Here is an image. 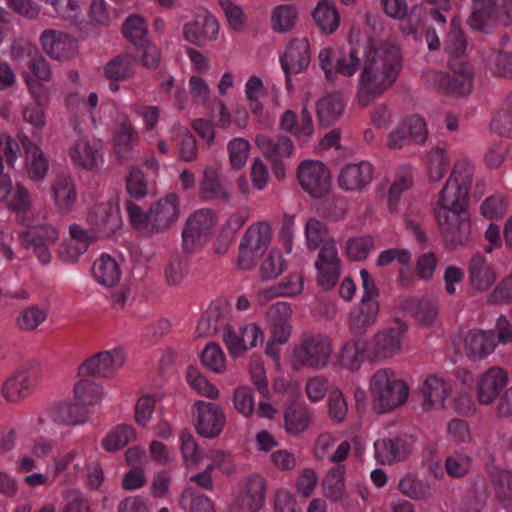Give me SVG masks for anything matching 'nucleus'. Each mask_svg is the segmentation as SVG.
I'll return each mask as SVG.
<instances>
[{
    "instance_id": "50",
    "label": "nucleus",
    "mask_w": 512,
    "mask_h": 512,
    "mask_svg": "<svg viewBox=\"0 0 512 512\" xmlns=\"http://www.w3.org/2000/svg\"><path fill=\"white\" fill-rule=\"evenodd\" d=\"M475 8L468 23L474 30L485 31L496 18L493 0H474Z\"/></svg>"
},
{
    "instance_id": "6",
    "label": "nucleus",
    "mask_w": 512,
    "mask_h": 512,
    "mask_svg": "<svg viewBox=\"0 0 512 512\" xmlns=\"http://www.w3.org/2000/svg\"><path fill=\"white\" fill-rule=\"evenodd\" d=\"M272 229L268 222L259 221L245 231L239 245L238 266L243 270L252 269L268 249Z\"/></svg>"
},
{
    "instance_id": "24",
    "label": "nucleus",
    "mask_w": 512,
    "mask_h": 512,
    "mask_svg": "<svg viewBox=\"0 0 512 512\" xmlns=\"http://www.w3.org/2000/svg\"><path fill=\"white\" fill-rule=\"evenodd\" d=\"M219 33L217 19L209 13H201L194 21L187 23L183 28L184 38L195 45H204L215 40Z\"/></svg>"
},
{
    "instance_id": "4",
    "label": "nucleus",
    "mask_w": 512,
    "mask_h": 512,
    "mask_svg": "<svg viewBox=\"0 0 512 512\" xmlns=\"http://www.w3.org/2000/svg\"><path fill=\"white\" fill-rule=\"evenodd\" d=\"M473 174L472 162L459 159L439 193L435 208L468 209Z\"/></svg>"
},
{
    "instance_id": "10",
    "label": "nucleus",
    "mask_w": 512,
    "mask_h": 512,
    "mask_svg": "<svg viewBox=\"0 0 512 512\" xmlns=\"http://www.w3.org/2000/svg\"><path fill=\"white\" fill-rule=\"evenodd\" d=\"M266 480L261 475L246 478L235 495L229 512H259L265 503Z\"/></svg>"
},
{
    "instance_id": "53",
    "label": "nucleus",
    "mask_w": 512,
    "mask_h": 512,
    "mask_svg": "<svg viewBox=\"0 0 512 512\" xmlns=\"http://www.w3.org/2000/svg\"><path fill=\"white\" fill-rule=\"evenodd\" d=\"M297 19L298 10L295 5H278L271 13V26L276 32H288L295 26Z\"/></svg>"
},
{
    "instance_id": "41",
    "label": "nucleus",
    "mask_w": 512,
    "mask_h": 512,
    "mask_svg": "<svg viewBox=\"0 0 512 512\" xmlns=\"http://www.w3.org/2000/svg\"><path fill=\"white\" fill-rule=\"evenodd\" d=\"M414 184L413 169L410 165L400 166L394 174L388 191V207L391 212L397 208L401 195L412 188Z\"/></svg>"
},
{
    "instance_id": "31",
    "label": "nucleus",
    "mask_w": 512,
    "mask_h": 512,
    "mask_svg": "<svg viewBox=\"0 0 512 512\" xmlns=\"http://www.w3.org/2000/svg\"><path fill=\"white\" fill-rule=\"evenodd\" d=\"M292 309L287 302H276L272 304L266 313L267 321L273 331L274 341L284 344L290 335V318Z\"/></svg>"
},
{
    "instance_id": "35",
    "label": "nucleus",
    "mask_w": 512,
    "mask_h": 512,
    "mask_svg": "<svg viewBox=\"0 0 512 512\" xmlns=\"http://www.w3.org/2000/svg\"><path fill=\"white\" fill-rule=\"evenodd\" d=\"M49 413L54 422L62 425H79L89 420V411L83 404L59 403Z\"/></svg>"
},
{
    "instance_id": "38",
    "label": "nucleus",
    "mask_w": 512,
    "mask_h": 512,
    "mask_svg": "<svg viewBox=\"0 0 512 512\" xmlns=\"http://www.w3.org/2000/svg\"><path fill=\"white\" fill-rule=\"evenodd\" d=\"M92 274L100 285L113 287L120 281L121 268L113 257L108 254H102L95 260Z\"/></svg>"
},
{
    "instance_id": "61",
    "label": "nucleus",
    "mask_w": 512,
    "mask_h": 512,
    "mask_svg": "<svg viewBox=\"0 0 512 512\" xmlns=\"http://www.w3.org/2000/svg\"><path fill=\"white\" fill-rule=\"evenodd\" d=\"M102 394V387L90 379L80 380L74 386V396L84 406L99 402Z\"/></svg>"
},
{
    "instance_id": "56",
    "label": "nucleus",
    "mask_w": 512,
    "mask_h": 512,
    "mask_svg": "<svg viewBox=\"0 0 512 512\" xmlns=\"http://www.w3.org/2000/svg\"><path fill=\"white\" fill-rule=\"evenodd\" d=\"M450 167V158L446 151L440 147L431 149L428 155V177L433 182H439L446 175Z\"/></svg>"
},
{
    "instance_id": "45",
    "label": "nucleus",
    "mask_w": 512,
    "mask_h": 512,
    "mask_svg": "<svg viewBox=\"0 0 512 512\" xmlns=\"http://www.w3.org/2000/svg\"><path fill=\"white\" fill-rule=\"evenodd\" d=\"M255 142L263 155L271 160L290 156L294 147L292 141L287 137L274 140L265 135H257Z\"/></svg>"
},
{
    "instance_id": "26",
    "label": "nucleus",
    "mask_w": 512,
    "mask_h": 512,
    "mask_svg": "<svg viewBox=\"0 0 512 512\" xmlns=\"http://www.w3.org/2000/svg\"><path fill=\"white\" fill-rule=\"evenodd\" d=\"M20 142L25 151V169L29 179L34 182L43 181L49 169L48 159L39 145L32 142L29 137L21 136Z\"/></svg>"
},
{
    "instance_id": "1",
    "label": "nucleus",
    "mask_w": 512,
    "mask_h": 512,
    "mask_svg": "<svg viewBox=\"0 0 512 512\" xmlns=\"http://www.w3.org/2000/svg\"><path fill=\"white\" fill-rule=\"evenodd\" d=\"M359 69L356 97L365 107L388 91L398 79L402 69L400 50L395 45L372 40L362 49L350 47L337 59L335 75L352 77Z\"/></svg>"
},
{
    "instance_id": "62",
    "label": "nucleus",
    "mask_w": 512,
    "mask_h": 512,
    "mask_svg": "<svg viewBox=\"0 0 512 512\" xmlns=\"http://www.w3.org/2000/svg\"><path fill=\"white\" fill-rule=\"evenodd\" d=\"M201 361L203 365L214 373L221 374L226 370L225 354L216 343H209L204 348Z\"/></svg>"
},
{
    "instance_id": "8",
    "label": "nucleus",
    "mask_w": 512,
    "mask_h": 512,
    "mask_svg": "<svg viewBox=\"0 0 512 512\" xmlns=\"http://www.w3.org/2000/svg\"><path fill=\"white\" fill-rule=\"evenodd\" d=\"M41 374L42 371L38 364L22 366L4 381L1 387L2 396L12 403L27 398L36 387Z\"/></svg>"
},
{
    "instance_id": "20",
    "label": "nucleus",
    "mask_w": 512,
    "mask_h": 512,
    "mask_svg": "<svg viewBox=\"0 0 512 512\" xmlns=\"http://www.w3.org/2000/svg\"><path fill=\"white\" fill-rule=\"evenodd\" d=\"M264 334L255 324H248L235 332L231 327H226L223 333V341L232 357H238L247 350L263 343Z\"/></svg>"
},
{
    "instance_id": "52",
    "label": "nucleus",
    "mask_w": 512,
    "mask_h": 512,
    "mask_svg": "<svg viewBox=\"0 0 512 512\" xmlns=\"http://www.w3.org/2000/svg\"><path fill=\"white\" fill-rule=\"evenodd\" d=\"M179 505L185 512H216L215 504L209 497L190 488L182 491Z\"/></svg>"
},
{
    "instance_id": "14",
    "label": "nucleus",
    "mask_w": 512,
    "mask_h": 512,
    "mask_svg": "<svg viewBox=\"0 0 512 512\" xmlns=\"http://www.w3.org/2000/svg\"><path fill=\"white\" fill-rule=\"evenodd\" d=\"M125 362V354L121 349L99 352L86 359L79 367L83 376L112 377Z\"/></svg>"
},
{
    "instance_id": "18",
    "label": "nucleus",
    "mask_w": 512,
    "mask_h": 512,
    "mask_svg": "<svg viewBox=\"0 0 512 512\" xmlns=\"http://www.w3.org/2000/svg\"><path fill=\"white\" fill-rule=\"evenodd\" d=\"M69 157L76 168L98 170L104 163V150L100 141L82 138L69 148Z\"/></svg>"
},
{
    "instance_id": "11",
    "label": "nucleus",
    "mask_w": 512,
    "mask_h": 512,
    "mask_svg": "<svg viewBox=\"0 0 512 512\" xmlns=\"http://www.w3.org/2000/svg\"><path fill=\"white\" fill-rule=\"evenodd\" d=\"M297 178L303 190L314 198L325 195L331 186L328 168L316 160L303 161L297 169Z\"/></svg>"
},
{
    "instance_id": "44",
    "label": "nucleus",
    "mask_w": 512,
    "mask_h": 512,
    "mask_svg": "<svg viewBox=\"0 0 512 512\" xmlns=\"http://www.w3.org/2000/svg\"><path fill=\"white\" fill-rule=\"evenodd\" d=\"M48 318V310L33 304L20 310L15 317L16 327L23 332L37 330Z\"/></svg>"
},
{
    "instance_id": "12",
    "label": "nucleus",
    "mask_w": 512,
    "mask_h": 512,
    "mask_svg": "<svg viewBox=\"0 0 512 512\" xmlns=\"http://www.w3.org/2000/svg\"><path fill=\"white\" fill-rule=\"evenodd\" d=\"M22 244L26 248H32L42 264H48L51 260L49 247L59 238V230L52 224L31 225L24 232L19 233Z\"/></svg>"
},
{
    "instance_id": "3",
    "label": "nucleus",
    "mask_w": 512,
    "mask_h": 512,
    "mask_svg": "<svg viewBox=\"0 0 512 512\" xmlns=\"http://www.w3.org/2000/svg\"><path fill=\"white\" fill-rule=\"evenodd\" d=\"M369 392L373 408L386 413L402 406L409 397V387L388 368L375 371L369 380Z\"/></svg>"
},
{
    "instance_id": "64",
    "label": "nucleus",
    "mask_w": 512,
    "mask_h": 512,
    "mask_svg": "<svg viewBox=\"0 0 512 512\" xmlns=\"http://www.w3.org/2000/svg\"><path fill=\"white\" fill-rule=\"evenodd\" d=\"M491 482L496 496L501 500L512 498V472L496 469L491 472Z\"/></svg>"
},
{
    "instance_id": "33",
    "label": "nucleus",
    "mask_w": 512,
    "mask_h": 512,
    "mask_svg": "<svg viewBox=\"0 0 512 512\" xmlns=\"http://www.w3.org/2000/svg\"><path fill=\"white\" fill-rule=\"evenodd\" d=\"M375 457L382 464L404 460L410 453L409 443L403 439L382 438L374 443Z\"/></svg>"
},
{
    "instance_id": "16",
    "label": "nucleus",
    "mask_w": 512,
    "mask_h": 512,
    "mask_svg": "<svg viewBox=\"0 0 512 512\" xmlns=\"http://www.w3.org/2000/svg\"><path fill=\"white\" fill-rule=\"evenodd\" d=\"M43 51L51 59L67 61L77 55V41L63 31L44 30L39 38Z\"/></svg>"
},
{
    "instance_id": "36",
    "label": "nucleus",
    "mask_w": 512,
    "mask_h": 512,
    "mask_svg": "<svg viewBox=\"0 0 512 512\" xmlns=\"http://www.w3.org/2000/svg\"><path fill=\"white\" fill-rule=\"evenodd\" d=\"M228 308L220 303H212L202 315L197 332L200 336H210L217 333L222 327H228L227 322Z\"/></svg>"
},
{
    "instance_id": "37",
    "label": "nucleus",
    "mask_w": 512,
    "mask_h": 512,
    "mask_svg": "<svg viewBox=\"0 0 512 512\" xmlns=\"http://www.w3.org/2000/svg\"><path fill=\"white\" fill-rule=\"evenodd\" d=\"M378 301H360L349 316V327L354 333H363L377 321Z\"/></svg>"
},
{
    "instance_id": "47",
    "label": "nucleus",
    "mask_w": 512,
    "mask_h": 512,
    "mask_svg": "<svg viewBox=\"0 0 512 512\" xmlns=\"http://www.w3.org/2000/svg\"><path fill=\"white\" fill-rule=\"evenodd\" d=\"M135 58L130 54H121L109 62L103 68L104 75L114 81H124L134 75Z\"/></svg>"
},
{
    "instance_id": "39",
    "label": "nucleus",
    "mask_w": 512,
    "mask_h": 512,
    "mask_svg": "<svg viewBox=\"0 0 512 512\" xmlns=\"http://www.w3.org/2000/svg\"><path fill=\"white\" fill-rule=\"evenodd\" d=\"M368 344L361 339H351L346 341L341 347L338 355V361L341 367L350 371L358 370L364 357L367 358Z\"/></svg>"
},
{
    "instance_id": "27",
    "label": "nucleus",
    "mask_w": 512,
    "mask_h": 512,
    "mask_svg": "<svg viewBox=\"0 0 512 512\" xmlns=\"http://www.w3.org/2000/svg\"><path fill=\"white\" fill-rule=\"evenodd\" d=\"M451 390L450 383L443 378L428 376L421 386L423 408L427 411L443 408Z\"/></svg>"
},
{
    "instance_id": "51",
    "label": "nucleus",
    "mask_w": 512,
    "mask_h": 512,
    "mask_svg": "<svg viewBox=\"0 0 512 512\" xmlns=\"http://www.w3.org/2000/svg\"><path fill=\"white\" fill-rule=\"evenodd\" d=\"M324 496L332 502H338L345 492V469L338 466L329 471L322 482Z\"/></svg>"
},
{
    "instance_id": "25",
    "label": "nucleus",
    "mask_w": 512,
    "mask_h": 512,
    "mask_svg": "<svg viewBox=\"0 0 512 512\" xmlns=\"http://www.w3.org/2000/svg\"><path fill=\"white\" fill-rule=\"evenodd\" d=\"M507 384V373L500 367H492L482 373L476 381V395L480 404L494 402Z\"/></svg>"
},
{
    "instance_id": "40",
    "label": "nucleus",
    "mask_w": 512,
    "mask_h": 512,
    "mask_svg": "<svg viewBox=\"0 0 512 512\" xmlns=\"http://www.w3.org/2000/svg\"><path fill=\"white\" fill-rule=\"evenodd\" d=\"M199 194L204 200L227 201L230 199L228 190L220 182L218 170L212 166L203 170V178L199 184Z\"/></svg>"
},
{
    "instance_id": "15",
    "label": "nucleus",
    "mask_w": 512,
    "mask_h": 512,
    "mask_svg": "<svg viewBox=\"0 0 512 512\" xmlns=\"http://www.w3.org/2000/svg\"><path fill=\"white\" fill-rule=\"evenodd\" d=\"M139 141L138 133L127 115H119L114 122L112 147L115 156L122 162L130 161Z\"/></svg>"
},
{
    "instance_id": "23",
    "label": "nucleus",
    "mask_w": 512,
    "mask_h": 512,
    "mask_svg": "<svg viewBox=\"0 0 512 512\" xmlns=\"http://www.w3.org/2000/svg\"><path fill=\"white\" fill-rule=\"evenodd\" d=\"M88 219L98 231L105 235L116 232L121 226L118 201L109 199L96 203L91 209Z\"/></svg>"
},
{
    "instance_id": "13",
    "label": "nucleus",
    "mask_w": 512,
    "mask_h": 512,
    "mask_svg": "<svg viewBox=\"0 0 512 512\" xmlns=\"http://www.w3.org/2000/svg\"><path fill=\"white\" fill-rule=\"evenodd\" d=\"M315 268L319 286L323 290L332 289L341 274V260L335 241H328L325 246L320 247Z\"/></svg>"
},
{
    "instance_id": "34",
    "label": "nucleus",
    "mask_w": 512,
    "mask_h": 512,
    "mask_svg": "<svg viewBox=\"0 0 512 512\" xmlns=\"http://www.w3.org/2000/svg\"><path fill=\"white\" fill-rule=\"evenodd\" d=\"M312 18L324 34H333L340 25V14L333 0H320L312 11Z\"/></svg>"
},
{
    "instance_id": "9",
    "label": "nucleus",
    "mask_w": 512,
    "mask_h": 512,
    "mask_svg": "<svg viewBox=\"0 0 512 512\" xmlns=\"http://www.w3.org/2000/svg\"><path fill=\"white\" fill-rule=\"evenodd\" d=\"M435 217L447 241L457 244L467 241L471 232L468 209L435 208Z\"/></svg>"
},
{
    "instance_id": "29",
    "label": "nucleus",
    "mask_w": 512,
    "mask_h": 512,
    "mask_svg": "<svg viewBox=\"0 0 512 512\" xmlns=\"http://www.w3.org/2000/svg\"><path fill=\"white\" fill-rule=\"evenodd\" d=\"M51 191L56 209L60 213L71 212L77 199L76 186L72 176L57 175L52 182Z\"/></svg>"
},
{
    "instance_id": "63",
    "label": "nucleus",
    "mask_w": 512,
    "mask_h": 512,
    "mask_svg": "<svg viewBox=\"0 0 512 512\" xmlns=\"http://www.w3.org/2000/svg\"><path fill=\"white\" fill-rule=\"evenodd\" d=\"M123 30L126 38L136 46H143L146 43L147 24L142 17L129 16L124 23Z\"/></svg>"
},
{
    "instance_id": "48",
    "label": "nucleus",
    "mask_w": 512,
    "mask_h": 512,
    "mask_svg": "<svg viewBox=\"0 0 512 512\" xmlns=\"http://www.w3.org/2000/svg\"><path fill=\"white\" fill-rule=\"evenodd\" d=\"M311 423V413L306 407L289 406L284 412V429L293 436L304 433Z\"/></svg>"
},
{
    "instance_id": "21",
    "label": "nucleus",
    "mask_w": 512,
    "mask_h": 512,
    "mask_svg": "<svg viewBox=\"0 0 512 512\" xmlns=\"http://www.w3.org/2000/svg\"><path fill=\"white\" fill-rule=\"evenodd\" d=\"M374 177V168L368 161L349 163L343 166L338 175L339 186L348 192L365 190Z\"/></svg>"
},
{
    "instance_id": "46",
    "label": "nucleus",
    "mask_w": 512,
    "mask_h": 512,
    "mask_svg": "<svg viewBox=\"0 0 512 512\" xmlns=\"http://www.w3.org/2000/svg\"><path fill=\"white\" fill-rule=\"evenodd\" d=\"M171 140L177 145L180 157L187 162L194 161L197 157L196 140L189 129L180 124L171 128Z\"/></svg>"
},
{
    "instance_id": "54",
    "label": "nucleus",
    "mask_w": 512,
    "mask_h": 512,
    "mask_svg": "<svg viewBox=\"0 0 512 512\" xmlns=\"http://www.w3.org/2000/svg\"><path fill=\"white\" fill-rule=\"evenodd\" d=\"M305 239L308 249L315 250L325 246L328 241H335L326 224L316 218H310L305 225Z\"/></svg>"
},
{
    "instance_id": "7",
    "label": "nucleus",
    "mask_w": 512,
    "mask_h": 512,
    "mask_svg": "<svg viewBox=\"0 0 512 512\" xmlns=\"http://www.w3.org/2000/svg\"><path fill=\"white\" fill-rule=\"evenodd\" d=\"M406 331L407 325L397 321L393 326L377 332L367 343V360L381 362L398 354Z\"/></svg>"
},
{
    "instance_id": "5",
    "label": "nucleus",
    "mask_w": 512,
    "mask_h": 512,
    "mask_svg": "<svg viewBox=\"0 0 512 512\" xmlns=\"http://www.w3.org/2000/svg\"><path fill=\"white\" fill-rule=\"evenodd\" d=\"M218 222L217 214L212 209L202 208L192 213L182 230V247L187 253H195L205 247Z\"/></svg>"
},
{
    "instance_id": "22",
    "label": "nucleus",
    "mask_w": 512,
    "mask_h": 512,
    "mask_svg": "<svg viewBox=\"0 0 512 512\" xmlns=\"http://www.w3.org/2000/svg\"><path fill=\"white\" fill-rule=\"evenodd\" d=\"M310 45L306 38L291 40L281 57V65L286 75L287 84L290 83V75L303 72L310 64Z\"/></svg>"
},
{
    "instance_id": "42",
    "label": "nucleus",
    "mask_w": 512,
    "mask_h": 512,
    "mask_svg": "<svg viewBox=\"0 0 512 512\" xmlns=\"http://www.w3.org/2000/svg\"><path fill=\"white\" fill-rule=\"evenodd\" d=\"M449 65L454 75L450 79L448 95L464 96L469 94L473 86L470 68L459 58H454Z\"/></svg>"
},
{
    "instance_id": "2",
    "label": "nucleus",
    "mask_w": 512,
    "mask_h": 512,
    "mask_svg": "<svg viewBox=\"0 0 512 512\" xmlns=\"http://www.w3.org/2000/svg\"><path fill=\"white\" fill-rule=\"evenodd\" d=\"M334 353L332 339L324 334H307L290 348L288 362L292 370L311 369L320 371L327 368Z\"/></svg>"
},
{
    "instance_id": "49",
    "label": "nucleus",
    "mask_w": 512,
    "mask_h": 512,
    "mask_svg": "<svg viewBox=\"0 0 512 512\" xmlns=\"http://www.w3.org/2000/svg\"><path fill=\"white\" fill-rule=\"evenodd\" d=\"M398 489L402 494L416 501H427L433 494L429 482L411 474H407L400 479Z\"/></svg>"
},
{
    "instance_id": "58",
    "label": "nucleus",
    "mask_w": 512,
    "mask_h": 512,
    "mask_svg": "<svg viewBox=\"0 0 512 512\" xmlns=\"http://www.w3.org/2000/svg\"><path fill=\"white\" fill-rule=\"evenodd\" d=\"M69 233L72 238L76 242V246L72 247L69 244L65 249L67 250V255H65V250H61V255L67 261H76L84 251L87 250L88 245L93 239L88 234L86 230H84L81 226L73 224L69 228Z\"/></svg>"
},
{
    "instance_id": "57",
    "label": "nucleus",
    "mask_w": 512,
    "mask_h": 512,
    "mask_svg": "<svg viewBox=\"0 0 512 512\" xmlns=\"http://www.w3.org/2000/svg\"><path fill=\"white\" fill-rule=\"evenodd\" d=\"M186 381L192 390L203 397L217 399L220 395L217 387L209 382L208 379L195 367H189L187 369Z\"/></svg>"
},
{
    "instance_id": "28",
    "label": "nucleus",
    "mask_w": 512,
    "mask_h": 512,
    "mask_svg": "<svg viewBox=\"0 0 512 512\" xmlns=\"http://www.w3.org/2000/svg\"><path fill=\"white\" fill-rule=\"evenodd\" d=\"M280 129L305 143L314 133L312 115L307 108L301 111L300 119L292 110H287L280 118Z\"/></svg>"
},
{
    "instance_id": "17",
    "label": "nucleus",
    "mask_w": 512,
    "mask_h": 512,
    "mask_svg": "<svg viewBox=\"0 0 512 512\" xmlns=\"http://www.w3.org/2000/svg\"><path fill=\"white\" fill-rule=\"evenodd\" d=\"M180 203L175 193H168L150 206V232H163L179 218Z\"/></svg>"
},
{
    "instance_id": "30",
    "label": "nucleus",
    "mask_w": 512,
    "mask_h": 512,
    "mask_svg": "<svg viewBox=\"0 0 512 512\" xmlns=\"http://www.w3.org/2000/svg\"><path fill=\"white\" fill-rule=\"evenodd\" d=\"M497 341L493 331L471 330L464 336V350L471 359H483L496 348Z\"/></svg>"
},
{
    "instance_id": "60",
    "label": "nucleus",
    "mask_w": 512,
    "mask_h": 512,
    "mask_svg": "<svg viewBox=\"0 0 512 512\" xmlns=\"http://www.w3.org/2000/svg\"><path fill=\"white\" fill-rule=\"evenodd\" d=\"M446 473L452 478H463L472 468V458L466 453L455 452L445 458Z\"/></svg>"
},
{
    "instance_id": "59",
    "label": "nucleus",
    "mask_w": 512,
    "mask_h": 512,
    "mask_svg": "<svg viewBox=\"0 0 512 512\" xmlns=\"http://www.w3.org/2000/svg\"><path fill=\"white\" fill-rule=\"evenodd\" d=\"M4 205L17 215H24L31 210L33 200L29 190L23 184L17 183Z\"/></svg>"
},
{
    "instance_id": "32",
    "label": "nucleus",
    "mask_w": 512,
    "mask_h": 512,
    "mask_svg": "<svg viewBox=\"0 0 512 512\" xmlns=\"http://www.w3.org/2000/svg\"><path fill=\"white\" fill-rule=\"evenodd\" d=\"M468 276L472 287L478 291H487L497 279L494 268L480 254L474 255L470 259Z\"/></svg>"
},
{
    "instance_id": "55",
    "label": "nucleus",
    "mask_w": 512,
    "mask_h": 512,
    "mask_svg": "<svg viewBox=\"0 0 512 512\" xmlns=\"http://www.w3.org/2000/svg\"><path fill=\"white\" fill-rule=\"evenodd\" d=\"M136 433L132 426L121 424L111 430L102 440L103 448L108 452L122 449L130 441L135 439Z\"/></svg>"
},
{
    "instance_id": "43",
    "label": "nucleus",
    "mask_w": 512,
    "mask_h": 512,
    "mask_svg": "<svg viewBox=\"0 0 512 512\" xmlns=\"http://www.w3.org/2000/svg\"><path fill=\"white\" fill-rule=\"evenodd\" d=\"M345 104L340 94L332 93L321 98L317 103V115L321 125L328 127L343 114Z\"/></svg>"
},
{
    "instance_id": "19",
    "label": "nucleus",
    "mask_w": 512,
    "mask_h": 512,
    "mask_svg": "<svg viewBox=\"0 0 512 512\" xmlns=\"http://www.w3.org/2000/svg\"><path fill=\"white\" fill-rule=\"evenodd\" d=\"M197 408V433L204 438H216L222 432L226 424V416L223 409L212 402L198 401Z\"/></svg>"
}]
</instances>
